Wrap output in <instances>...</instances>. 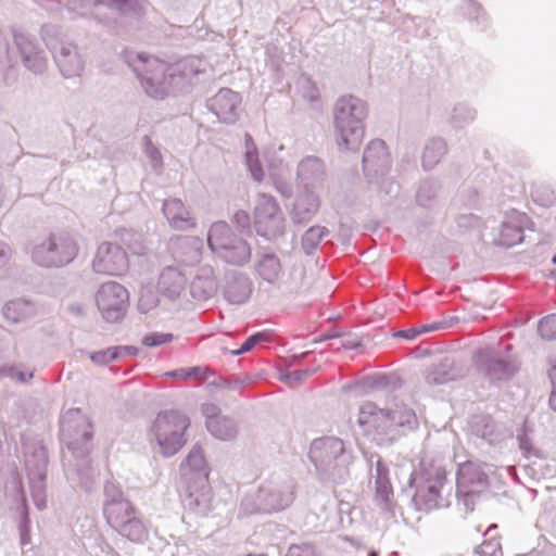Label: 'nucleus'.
<instances>
[{
	"mask_svg": "<svg viewBox=\"0 0 556 556\" xmlns=\"http://www.w3.org/2000/svg\"><path fill=\"white\" fill-rule=\"evenodd\" d=\"M128 62L137 73L144 92L157 100L184 90L191 78L200 72L198 68L200 61L195 58L168 64L154 56L131 53Z\"/></svg>",
	"mask_w": 556,
	"mask_h": 556,
	"instance_id": "f257e3e1",
	"label": "nucleus"
},
{
	"mask_svg": "<svg viewBox=\"0 0 556 556\" xmlns=\"http://www.w3.org/2000/svg\"><path fill=\"white\" fill-rule=\"evenodd\" d=\"M92 428L90 418L79 408H71L62 416V440L77 459L73 468L66 469V476L85 490H90L93 484V471L87 458L91 447Z\"/></svg>",
	"mask_w": 556,
	"mask_h": 556,
	"instance_id": "f03ea898",
	"label": "nucleus"
},
{
	"mask_svg": "<svg viewBox=\"0 0 556 556\" xmlns=\"http://www.w3.org/2000/svg\"><path fill=\"white\" fill-rule=\"evenodd\" d=\"M358 425L367 437L382 445L396 440L401 429H413L417 425V417L404 403L380 408L372 402H366L359 407Z\"/></svg>",
	"mask_w": 556,
	"mask_h": 556,
	"instance_id": "7ed1b4c3",
	"label": "nucleus"
},
{
	"mask_svg": "<svg viewBox=\"0 0 556 556\" xmlns=\"http://www.w3.org/2000/svg\"><path fill=\"white\" fill-rule=\"evenodd\" d=\"M368 104L363 99L344 94L337 99L332 109L333 135L340 151H357L365 137Z\"/></svg>",
	"mask_w": 556,
	"mask_h": 556,
	"instance_id": "20e7f679",
	"label": "nucleus"
},
{
	"mask_svg": "<svg viewBox=\"0 0 556 556\" xmlns=\"http://www.w3.org/2000/svg\"><path fill=\"white\" fill-rule=\"evenodd\" d=\"M309 458L315 466L317 478L324 483H341L349 477L352 454L339 438L314 440L309 448Z\"/></svg>",
	"mask_w": 556,
	"mask_h": 556,
	"instance_id": "39448f33",
	"label": "nucleus"
},
{
	"mask_svg": "<svg viewBox=\"0 0 556 556\" xmlns=\"http://www.w3.org/2000/svg\"><path fill=\"white\" fill-rule=\"evenodd\" d=\"M408 483L416 489L413 496L416 509L429 511L450 505L452 488L442 466L421 463L419 471L409 473Z\"/></svg>",
	"mask_w": 556,
	"mask_h": 556,
	"instance_id": "423d86ee",
	"label": "nucleus"
},
{
	"mask_svg": "<svg viewBox=\"0 0 556 556\" xmlns=\"http://www.w3.org/2000/svg\"><path fill=\"white\" fill-rule=\"evenodd\" d=\"M189 426L190 420L185 414L178 410L162 412L148 428L149 443L164 457L173 456L187 443Z\"/></svg>",
	"mask_w": 556,
	"mask_h": 556,
	"instance_id": "0eeeda50",
	"label": "nucleus"
},
{
	"mask_svg": "<svg viewBox=\"0 0 556 556\" xmlns=\"http://www.w3.org/2000/svg\"><path fill=\"white\" fill-rule=\"evenodd\" d=\"M22 453L30 496L35 506L43 510L47 507V450L40 440L23 435Z\"/></svg>",
	"mask_w": 556,
	"mask_h": 556,
	"instance_id": "6e6552de",
	"label": "nucleus"
},
{
	"mask_svg": "<svg viewBox=\"0 0 556 556\" xmlns=\"http://www.w3.org/2000/svg\"><path fill=\"white\" fill-rule=\"evenodd\" d=\"M79 248L67 232H51L39 238L30 249L31 261L43 268H60L72 263Z\"/></svg>",
	"mask_w": 556,
	"mask_h": 556,
	"instance_id": "1a4fd4ad",
	"label": "nucleus"
},
{
	"mask_svg": "<svg viewBox=\"0 0 556 556\" xmlns=\"http://www.w3.org/2000/svg\"><path fill=\"white\" fill-rule=\"evenodd\" d=\"M294 489L292 480L266 482L255 493L244 496L240 505V514L249 516L283 510L293 503Z\"/></svg>",
	"mask_w": 556,
	"mask_h": 556,
	"instance_id": "9d476101",
	"label": "nucleus"
},
{
	"mask_svg": "<svg viewBox=\"0 0 556 556\" xmlns=\"http://www.w3.org/2000/svg\"><path fill=\"white\" fill-rule=\"evenodd\" d=\"M207 245L217 258L236 266L248 263L252 254L250 244L225 222L212 224L207 232Z\"/></svg>",
	"mask_w": 556,
	"mask_h": 556,
	"instance_id": "9b49d317",
	"label": "nucleus"
},
{
	"mask_svg": "<svg viewBox=\"0 0 556 556\" xmlns=\"http://www.w3.org/2000/svg\"><path fill=\"white\" fill-rule=\"evenodd\" d=\"M42 40L53 54L54 61L65 78L78 77L85 70V59L77 46L59 38V28L43 25L40 31Z\"/></svg>",
	"mask_w": 556,
	"mask_h": 556,
	"instance_id": "f8f14e48",
	"label": "nucleus"
},
{
	"mask_svg": "<svg viewBox=\"0 0 556 556\" xmlns=\"http://www.w3.org/2000/svg\"><path fill=\"white\" fill-rule=\"evenodd\" d=\"M488 477L479 465L472 462L459 465L456 476V495L467 510H473L477 498L488 490Z\"/></svg>",
	"mask_w": 556,
	"mask_h": 556,
	"instance_id": "ddd939ff",
	"label": "nucleus"
},
{
	"mask_svg": "<svg viewBox=\"0 0 556 556\" xmlns=\"http://www.w3.org/2000/svg\"><path fill=\"white\" fill-rule=\"evenodd\" d=\"M142 0H60L71 12L78 16L106 21L119 13L134 10Z\"/></svg>",
	"mask_w": 556,
	"mask_h": 556,
	"instance_id": "4468645a",
	"label": "nucleus"
},
{
	"mask_svg": "<svg viewBox=\"0 0 556 556\" xmlns=\"http://www.w3.org/2000/svg\"><path fill=\"white\" fill-rule=\"evenodd\" d=\"M256 232L267 239H275L285 231L286 219L273 195L260 193L254 208Z\"/></svg>",
	"mask_w": 556,
	"mask_h": 556,
	"instance_id": "2eb2a0df",
	"label": "nucleus"
},
{
	"mask_svg": "<svg viewBox=\"0 0 556 556\" xmlns=\"http://www.w3.org/2000/svg\"><path fill=\"white\" fill-rule=\"evenodd\" d=\"M96 304L101 316L110 323L121 320L129 306L127 289L116 281L102 283L96 293Z\"/></svg>",
	"mask_w": 556,
	"mask_h": 556,
	"instance_id": "dca6fc26",
	"label": "nucleus"
},
{
	"mask_svg": "<svg viewBox=\"0 0 556 556\" xmlns=\"http://www.w3.org/2000/svg\"><path fill=\"white\" fill-rule=\"evenodd\" d=\"M390 167V153L386 142L381 139L371 140L367 144L363 155L364 174L369 182L379 185L381 181L382 184L391 186V182L384 181V177L389 173Z\"/></svg>",
	"mask_w": 556,
	"mask_h": 556,
	"instance_id": "f3484780",
	"label": "nucleus"
},
{
	"mask_svg": "<svg viewBox=\"0 0 556 556\" xmlns=\"http://www.w3.org/2000/svg\"><path fill=\"white\" fill-rule=\"evenodd\" d=\"M475 363L491 380L508 379L518 370L517 362L511 355L502 356L493 348L479 350L475 355Z\"/></svg>",
	"mask_w": 556,
	"mask_h": 556,
	"instance_id": "a211bd4d",
	"label": "nucleus"
},
{
	"mask_svg": "<svg viewBox=\"0 0 556 556\" xmlns=\"http://www.w3.org/2000/svg\"><path fill=\"white\" fill-rule=\"evenodd\" d=\"M129 262L126 252L117 244L102 242L92 261L97 274L121 276L128 270Z\"/></svg>",
	"mask_w": 556,
	"mask_h": 556,
	"instance_id": "6ab92c4d",
	"label": "nucleus"
},
{
	"mask_svg": "<svg viewBox=\"0 0 556 556\" xmlns=\"http://www.w3.org/2000/svg\"><path fill=\"white\" fill-rule=\"evenodd\" d=\"M104 496L103 513L106 521L114 529L119 528L136 514L130 502L124 497L121 488L114 482L105 484Z\"/></svg>",
	"mask_w": 556,
	"mask_h": 556,
	"instance_id": "aec40b11",
	"label": "nucleus"
},
{
	"mask_svg": "<svg viewBox=\"0 0 556 556\" xmlns=\"http://www.w3.org/2000/svg\"><path fill=\"white\" fill-rule=\"evenodd\" d=\"M202 250L203 241L199 237L177 236L169 241V251L176 267L185 271L200 263Z\"/></svg>",
	"mask_w": 556,
	"mask_h": 556,
	"instance_id": "412c9836",
	"label": "nucleus"
},
{
	"mask_svg": "<svg viewBox=\"0 0 556 556\" xmlns=\"http://www.w3.org/2000/svg\"><path fill=\"white\" fill-rule=\"evenodd\" d=\"M242 98L229 89L222 88L207 102V108L223 123L233 124L240 115Z\"/></svg>",
	"mask_w": 556,
	"mask_h": 556,
	"instance_id": "4be33fe9",
	"label": "nucleus"
},
{
	"mask_svg": "<svg viewBox=\"0 0 556 556\" xmlns=\"http://www.w3.org/2000/svg\"><path fill=\"white\" fill-rule=\"evenodd\" d=\"M529 223V217L525 213L515 210L507 212L496 237H494V242L505 248H510L522 242L523 231Z\"/></svg>",
	"mask_w": 556,
	"mask_h": 556,
	"instance_id": "5701e85b",
	"label": "nucleus"
},
{
	"mask_svg": "<svg viewBox=\"0 0 556 556\" xmlns=\"http://www.w3.org/2000/svg\"><path fill=\"white\" fill-rule=\"evenodd\" d=\"M14 42L25 67L34 73H42L47 68L46 53L33 37L25 33H15Z\"/></svg>",
	"mask_w": 556,
	"mask_h": 556,
	"instance_id": "b1692460",
	"label": "nucleus"
},
{
	"mask_svg": "<svg viewBox=\"0 0 556 556\" xmlns=\"http://www.w3.org/2000/svg\"><path fill=\"white\" fill-rule=\"evenodd\" d=\"M375 483V503L383 511L390 516H394L395 502L393 489L389 479V470L387 466L377 459L375 473H372Z\"/></svg>",
	"mask_w": 556,
	"mask_h": 556,
	"instance_id": "393cba45",
	"label": "nucleus"
},
{
	"mask_svg": "<svg viewBox=\"0 0 556 556\" xmlns=\"http://www.w3.org/2000/svg\"><path fill=\"white\" fill-rule=\"evenodd\" d=\"M326 168L324 162L313 155L302 159L296 167V181L299 188L318 190L324 187Z\"/></svg>",
	"mask_w": 556,
	"mask_h": 556,
	"instance_id": "a878e982",
	"label": "nucleus"
},
{
	"mask_svg": "<svg viewBox=\"0 0 556 556\" xmlns=\"http://www.w3.org/2000/svg\"><path fill=\"white\" fill-rule=\"evenodd\" d=\"M320 203V197L317 190L299 188L290 212L292 222L294 224L308 223L318 213Z\"/></svg>",
	"mask_w": 556,
	"mask_h": 556,
	"instance_id": "bb28decb",
	"label": "nucleus"
},
{
	"mask_svg": "<svg viewBox=\"0 0 556 556\" xmlns=\"http://www.w3.org/2000/svg\"><path fill=\"white\" fill-rule=\"evenodd\" d=\"M187 509L201 516L207 515L212 509V489L206 479L189 482L184 498Z\"/></svg>",
	"mask_w": 556,
	"mask_h": 556,
	"instance_id": "cd10ccee",
	"label": "nucleus"
},
{
	"mask_svg": "<svg viewBox=\"0 0 556 556\" xmlns=\"http://www.w3.org/2000/svg\"><path fill=\"white\" fill-rule=\"evenodd\" d=\"M218 291V281L214 269L210 265H202L197 268L190 282V293L199 301H206L213 298Z\"/></svg>",
	"mask_w": 556,
	"mask_h": 556,
	"instance_id": "c85d7f7f",
	"label": "nucleus"
},
{
	"mask_svg": "<svg viewBox=\"0 0 556 556\" xmlns=\"http://www.w3.org/2000/svg\"><path fill=\"white\" fill-rule=\"evenodd\" d=\"M163 214L169 226L176 230H188L197 225L195 218L180 199H167L162 206Z\"/></svg>",
	"mask_w": 556,
	"mask_h": 556,
	"instance_id": "c756f323",
	"label": "nucleus"
},
{
	"mask_svg": "<svg viewBox=\"0 0 556 556\" xmlns=\"http://www.w3.org/2000/svg\"><path fill=\"white\" fill-rule=\"evenodd\" d=\"M283 151V147L278 148V152L268 159V172L270 180L275 189L285 198H290L293 193V188L290 182L287 181L289 173L288 162L279 155V152Z\"/></svg>",
	"mask_w": 556,
	"mask_h": 556,
	"instance_id": "7c9ffc66",
	"label": "nucleus"
},
{
	"mask_svg": "<svg viewBox=\"0 0 556 556\" xmlns=\"http://www.w3.org/2000/svg\"><path fill=\"white\" fill-rule=\"evenodd\" d=\"M254 269L256 276L268 285H279L283 278L280 258L274 253H262L257 256Z\"/></svg>",
	"mask_w": 556,
	"mask_h": 556,
	"instance_id": "2f4dec72",
	"label": "nucleus"
},
{
	"mask_svg": "<svg viewBox=\"0 0 556 556\" xmlns=\"http://www.w3.org/2000/svg\"><path fill=\"white\" fill-rule=\"evenodd\" d=\"M186 283L185 270L176 266H167L160 275L159 289L165 296L175 300L185 291Z\"/></svg>",
	"mask_w": 556,
	"mask_h": 556,
	"instance_id": "473e14b6",
	"label": "nucleus"
},
{
	"mask_svg": "<svg viewBox=\"0 0 556 556\" xmlns=\"http://www.w3.org/2000/svg\"><path fill=\"white\" fill-rule=\"evenodd\" d=\"M38 313L34 302L26 299H14L2 307V316L9 324H23L33 319Z\"/></svg>",
	"mask_w": 556,
	"mask_h": 556,
	"instance_id": "72a5a7b5",
	"label": "nucleus"
},
{
	"mask_svg": "<svg viewBox=\"0 0 556 556\" xmlns=\"http://www.w3.org/2000/svg\"><path fill=\"white\" fill-rule=\"evenodd\" d=\"M251 292L252 286L247 275L235 274L227 278L224 293L229 303L241 304L249 299Z\"/></svg>",
	"mask_w": 556,
	"mask_h": 556,
	"instance_id": "f704fd0d",
	"label": "nucleus"
},
{
	"mask_svg": "<svg viewBox=\"0 0 556 556\" xmlns=\"http://www.w3.org/2000/svg\"><path fill=\"white\" fill-rule=\"evenodd\" d=\"M456 378L453 363L450 358L444 357L439 364H434L428 368L426 372V382L431 386L443 384Z\"/></svg>",
	"mask_w": 556,
	"mask_h": 556,
	"instance_id": "c9c22d12",
	"label": "nucleus"
},
{
	"mask_svg": "<svg viewBox=\"0 0 556 556\" xmlns=\"http://www.w3.org/2000/svg\"><path fill=\"white\" fill-rule=\"evenodd\" d=\"M187 469L190 472H186L185 475H194L195 480H207L208 467L201 446L195 445L189 452L185 463V470Z\"/></svg>",
	"mask_w": 556,
	"mask_h": 556,
	"instance_id": "e433bc0d",
	"label": "nucleus"
},
{
	"mask_svg": "<svg viewBox=\"0 0 556 556\" xmlns=\"http://www.w3.org/2000/svg\"><path fill=\"white\" fill-rule=\"evenodd\" d=\"M116 236L132 254L144 255L149 252L147 239L141 232L121 228L116 230Z\"/></svg>",
	"mask_w": 556,
	"mask_h": 556,
	"instance_id": "4c0bfd02",
	"label": "nucleus"
},
{
	"mask_svg": "<svg viewBox=\"0 0 556 556\" xmlns=\"http://www.w3.org/2000/svg\"><path fill=\"white\" fill-rule=\"evenodd\" d=\"M447 146L446 142L441 138L430 139L422 152V166L425 169L433 168L441 159L446 154Z\"/></svg>",
	"mask_w": 556,
	"mask_h": 556,
	"instance_id": "58836bf2",
	"label": "nucleus"
},
{
	"mask_svg": "<svg viewBox=\"0 0 556 556\" xmlns=\"http://www.w3.org/2000/svg\"><path fill=\"white\" fill-rule=\"evenodd\" d=\"M245 165L253 180L257 182L264 180L265 172L260 161L256 146L249 134L245 135Z\"/></svg>",
	"mask_w": 556,
	"mask_h": 556,
	"instance_id": "ea45409f",
	"label": "nucleus"
},
{
	"mask_svg": "<svg viewBox=\"0 0 556 556\" xmlns=\"http://www.w3.org/2000/svg\"><path fill=\"white\" fill-rule=\"evenodd\" d=\"M206 428L212 435L219 440H231L237 435L236 422L225 416L206 421Z\"/></svg>",
	"mask_w": 556,
	"mask_h": 556,
	"instance_id": "a19ab883",
	"label": "nucleus"
},
{
	"mask_svg": "<svg viewBox=\"0 0 556 556\" xmlns=\"http://www.w3.org/2000/svg\"><path fill=\"white\" fill-rule=\"evenodd\" d=\"M116 530L132 542H142L148 536L147 526L136 514Z\"/></svg>",
	"mask_w": 556,
	"mask_h": 556,
	"instance_id": "79ce46f5",
	"label": "nucleus"
},
{
	"mask_svg": "<svg viewBox=\"0 0 556 556\" xmlns=\"http://www.w3.org/2000/svg\"><path fill=\"white\" fill-rule=\"evenodd\" d=\"M329 235V230L319 225L312 226L302 236V248L305 253L311 254L316 250L320 241Z\"/></svg>",
	"mask_w": 556,
	"mask_h": 556,
	"instance_id": "37998d69",
	"label": "nucleus"
},
{
	"mask_svg": "<svg viewBox=\"0 0 556 556\" xmlns=\"http://www.w3.org/2000/svg\"><path fill=\"white\" fill-rule=\"evenodd\" d=\"M439 191V185L434 180H424L417 190L416 200L420 206H430Z\"/></svg>",
	"mask_w": 556,
	"mask_h": 556,
	"instance_id": "c03bdc74",
	"label": "nucleus"
},
{
	"mask_svg": "<svg viewBox=\"0 0 556 556\" xmlns=\"http://www.w3.org/2000/svg\"><path fill=\"white\" fill-rule=\"evenodd\" d=\"M477 112L475 109L467 104H457L453 109L452 122L456 127H463L464 125L475 121Z\"/></svg>",
	"mask_w": 556,
	"mask_h": 556,
	"instance_id": "a18cd8bd",
	"label": "nucleus"
},
{
	"mask_svg": "<svg viewBox=\"0 0 556 556\" xmlns=\"http://www.w3.org/2000/svg\"><path fill=\"white\" fill-rule=\"evenodd\" d=\"M88 356L90 361L98 366H105L118 359L115 346L91 352Z\"/></svg>",
	"mask_w": 556,
	"mask_h": 556,
	"instance_id": "49530a36",
	"label": "nucleus"
},
{
	"mask_svg": "<svg viewBox=\"0 0 556 556\" xmlns=\"http://www.w3.org/2000/svg\"><path fill=\"white\" fill-rule=\"evenodd\" d=\"M174 340V336L168 332H149L143 336L141 342L144 346L156 348L163 344L170 343Z\"/></svg>",
	"mask_w": 556,
	"mask_h": 556,
	"instance_id": "de8ad7c7",
	"label": "nucleus"
},
{
	"mask_svg": "<svg viewBox=\"0 0 556 556\" xmlns=\"http://www.w3.org/2000/svg\"><path fill=\"white\" fill-rule=\"evenodd\" d=\"M538 329L543 339L556 340V314H551L542 318Z\"/></svg>",
	"mask_w": 556,
	"mask_h": 556,
	"instance_id": "09e8293b",
	"label": "nucleus"
},
{
	"mask_svg": "<svg viewBox=\"0 0 556 556\" xmlns=\"http://www.w3.org/2000/svg\"><path fill=\"white\" fill-rule=\"evenodd\" d=\"M144 153L149 159L150 166L153 168V170L155 173H160L163 167L162 154L149 139H147Z\"/></svg>",
	"mask_w": 556,
	"mask_h": 556,
	"instance_id": "8fccbe9b",
	"label": "nucleus"
},
{
	"mask_svg": "<svg viewBox=\"0 0 556 556\" xmlns=\"http://www.w3.org/2000/svg\"><path fill=\"white\" fill-rule=\"evenodd\" d=\"M13 258V249L4 241H0V278L8 275Z\"/></svg>",
	"mask_w": 556,
	"mask_h": 556,
	"instance_id": "3c124183",
	"label": "nucleus"
},
{
	"mask_svg": "<svg viewBox=\"0 0 556 556\" xmlns=\"http://www.w3.org/2000/svg\"><path fill=\"white\" fill-rule=\"evenodd\" d=\"M0 377H9L18 382H27L33 378L31 371H24L18 367L4 366L0 368Z\"/></svg>",
	"mask_w": 556,
	"mask_h": 556,
	"instance_id": "603ef678",
	"label": "nucleus"
},
{
	"mask_svg": "<svg viewBox=\"0 0 556 556\" xmlns=\"http://www.w3.org/2000/svg\"><path fill=\"white\" fill-rule=\"evenodd\" d=\"M269 340V334L266 332H257L250 336L241 345V348L237 351H233V355H240L251 351L254 346H256L261 342H265Z\"/></svg>",
	"mask_w": 556,
	"mask_h": 556,
	"instance_id": "864d4df0",
	"label": "nucleus"
},
{
	"mask_svg": "<svg viewBox=\"0 0 556 556\" xmlns=\"http://www.w3.org/2000/svg\"><path fill=\"white\" fill-rule=\"evenodd\" d=\"M517 438H518V442H519V447L527 457H530V456L540 457L541 456L540 451L533 445L532 439L526 430L518 433Z\"/></svg>",
	"mask_w": 556,
	"mask_h": 556,
	"instance_id": "5fc2aeb1",
	"label": "nucleus"
},
{
	"mask_svg": "<svg viewBox=\"0 0 556 556\" xmlns=\"http://www.w3.org/2000/svg\"><path fill=\"white\" fill-rule=\"evenodd\" d=\"M157 296L150 289L142 290L140 293V299L138 303V307L141 312L147 313L153 307L157 305Z\"/></svg>",
	"mask_w": 556,
	"mask_h": 556,
	"instance_id": "6e6d98bb",
	"label": "nucleus"
},
{
	"mask_svg": "<svg viewBox=\"0 0 556 556\" xmlns=\"http://www.w3.org/2000/svg\"><path fill=\"white\" fill-rule=\"evenodd\" d=\"M300 84L304 99H306L311 103H315L319 100V90L312 80L304 78L301 80Z\"/></svg>",
	"mask_w": 556,
	"mask_h": 556,
	"instance_id": "4d7b16f0",
	"label": "nucleus"
},
{
	"mask_svg": "<svg viewBox=\"0 0 556 556\" xmlns=\"http://www.w3.org/2000/svg\"><path fill=\"white\" fill-rule=\"evenodd\" d=\"M481 556H502L501 543L496 539L484 541L478 549Z\"/></svg>",
	"mask_w": 556,
	"mask_h": 556,
	"instance_id": "13d9d810",
	"label": "nucleus"
},
{
	"mask_svg": "<svg viewBox=\"0 0 556 556\" xmlns=\"http://www.w3.org/2000/svg\"><path fill=\"white\" fill-rule=\"evenodd\" d=\"M29 518H28V506L26 501L23 500V511H22V521L20 526V534H21V544L27 545L30 542L29 539Z\"/></svg>",
	"mask_w": 556,
	"mask_h": 556,
	"instance_id": "bf43d9fd",
	"label": "nucleus"
},
{
	"mask_svg": "<svg viewBox=\"0 0 556 556\" xmlns=\"http://www.w3.org/2000/svg\"><path fill=\"white\" fill-rule=\"evenodd\" d=\"M439 328H441V326L439 324H432V325H428V326H422L419 329L413 328V329H408V330H402V331H399L396 336L405 338L407 340H413L421 333L429 332V331H432V330H435Z\"/></svg>",
	"mask_w": 556,
	"mask_h": 556,
	"instance_id": "052dcab7",
	"label": "nucleus"
},
{
	"mask_svg": "<svg viewBox=\"0 0 556 556\" xmlns=\"http://www.w3.org/2000/svg\"><path fill=\"white\" fill-rule=\"evenodd\" d=\"M286 556H316V551L311 544L292 545Z\"/></svg>",
	"mask_w": 556,
	"mask_h": 556,
	"instance_id": "680f3d73",
	"label": "nucleus"
},
{
	"mask_svg": "<svg viewBox=\"0 0 556 556\" xmlns=\"http://www.w3.org/2000/svg\"><path fill=\"white\" fill-rule=\"evenodd\" d=\"M311 375V371L307 369L303 370H293L286 376H283V380L287 381L290 386L294 387L303 381L304 378Z\"/></svg>",
	"mask_w": 556,
	"mask_h": 556,
	"instance_id": "e2e57ef3",
	"label": "nucleus"
},
{
	"mask_svg": "<svg viewBox=\"0 0 556 556\" xmlns=\"http://www.w3.org/2000/svg\"><path fill=\"white\" fill-rule=\"evenodd\" d=\"M458 226L463 228L479 227L480 218L472 214L460 215L457 219Z\"/></svg>",
	"mask_w": 556,
	"mask_h": 556,
	"instance_id": "0e129e2a",
	"label": "nucleus"
},
{
	"mask_svg": "<svg viewBox=\"0 0 556 556\" xmlns=\"http://www.w3.org/2000/svg\"><path fill=\"white\" fill-rule=\"evenodd\" d=\"M202 413L206 417V421L212 419H219L223 416L219 414V408L213 403H205L202 405Z\"/></svg>",
	"mask_w": 556,
	"mask_h": 556,
	"instance_id": "69168bd1",
	"label": "nucleus"
},
{
	"mask_svg": "<svg viewBox=\"0 0 556 556\" xmlns=\"http://www.w3.org/2000/svg\"><path fill=\"white\" fill-rule=\"evenodd\" d=\"M233 222L242 228L248 227L250 225V215L245 211H237L233 215Z\"/></svg>",
	"mask_w": 556,
	"mask_h": 556,
	"instance_id": "338daca9",
	"label": "nucleus"
},
{
	"mask_svg": "<svg viewBox=\"0 0 556 556\" xmlns=\"http://www.w3.org/2000/svg\"><path fill=\"white\" fill-rule=\"evenodd\" d=\"M548 376L553 384V390H556V355H552L548 359Z\"/></svg>",
	"mask_w": 556,
	"mask_h": 556,
	"instance_id": "774afa93",
	"label": "nucleus"
}]
</instances>
